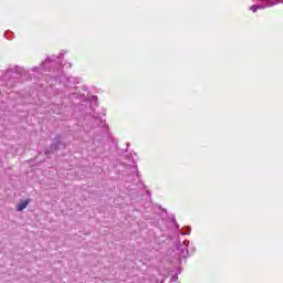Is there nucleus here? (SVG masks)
Returning <instances> with one entry per match:
<instances>
[{
    "label": "nucleus",
    "instance_id": "obj_1",
    "mask_svg": "<svg viewBox=\"0 0 283 283\" xmlns=\"http://www.w3.org/2000/svg\"><path fill=\"white\" fill-rule=\"evenodd\" d=\"M28 205H30V199L20 201V202L15 206V209H17V211H23L24 209L28 208Z\"/></svg>",
    "mask_w": 283,
    "mask_h": 283
},
{
    "label": "nucleus",
    "instance_id": "obj_2",
    "mask_svg": "<svg viewBox=\"0 0 283 283\" xmlns=\"http://www.w3.org/2000/svg\"><path fill=\"white\" fill-rule=\"evenodd\" d=\"M187 244H189V241H185L182 245H180V256L187 258L189 255V251L187 250Z\"/></svg>",
    "mask_w": 283,
    "mask_h": 283
},
{
    "label": "nucleus",
    "instance_id": "obj_3",
    "mask_svg": "<svg viewBox=\"0 0 283 283\" xmlns=\"http://www.w3.org/2000/svg\"><path fill=\"white\" fill-rule=\"evenodd\" d=\"M250 10H252V12H258V7L252 6V7L250 8Z\"/></svg>",
    "mask_w": 283,
    "mask_h": 283
}]
</instances>
